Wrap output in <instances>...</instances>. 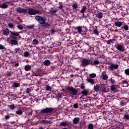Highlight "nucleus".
Here are the masks:
<instances>
[{"label":"nucleus","instance_id":"obj_1","mask_svg":"<svg viewBox=\"0 0 129 129\" xmlns=\"http://www.w3.org/2000/svg\"><path fill=\"white\" fill-rule=\"evenodd\" d=\"M27 9L22 8V7H18L16 9L17 13L20 14H28L30 16H35L36 15H42V12L40 10H35L33 8H28Z\"/></svg>","mask_w":129,"mask_h":129},{"label":"nucleus","instance_id":"obj_2","mask_svg":"<svg viewBox=\"0 0 129 129\" xmlns=\"http://www.w3.org/2000/svg\"><path fill=\"white\" fill-rule=\"evenodd\" d=\"M35 19L40 25H41V26L43 28L50 27V24H48V22H47V18L37 15L35 17Z\"/></svg>","mask_w":129,"mask_h":129},{"label":"nucleus","instance_id":"obj_3","mask_svg":"<svg viewBox=\"0 0 129 129\" xmlns=\"http://www.w3.org/2000/svg\"><path fill=\"white\" fill-rule=\"evenodd\" d=\"M86 30V28H85L84 26H78L76 30H77V32H75V34H79V35H85L86 33L85 32V30Z\"/></svg>","mask_w":129,"mask_h":129},{"label":"nucleus","instance_id":"obj_4","mask_svg":"<svg viewBox=\"0 0 129 129\" xmlns=\"http://www.w3.org/2000/svg\"><path fill=\"white\" fill-rule=\"evenodd\" d=\"M54 109L52 107H46L41 110V113H51Z\"/></svg>","mask_w":129,"mask_h":129},{"label":"nucleus","instance_id":"obj_5","mask_svg":"<svg viewBox=\"0 0 129 129\" xmlns=\"http://www.w3.org/2000/svg\"><path fill=\"white\" fill-rule=\"evenodd\" d=\"M11 35H10V38L13 39L14 40H18V38L17 37H19L20 36V32H16L10 31Z\"/></svg>","mask_w":129,"mask_h":129},{"label":"nucleus","instance_id":"obj_6","mask_svg":"<svg viewBox=\"0 0 129 129\" xmlns=\"http://www.w3.org/2000/svg\"><path fill=\"white\" fill-rule=\"evenodd\" d=\"M67 90L71 91L73 95H76L78 93V90L77 89L73 88V87H68L67 88Z\"/></svg>","mask_w":129,"mask_h":129},{"label":"nucleus","instance_id":"obj_7","mask_svg":"<svg viewBox=\"0 0 129 129\" xmlns=\"http://www.w3.org/2000/svg\"><path fill=\"white\" fill-rule=\"evenodd\" d=\"M82 65L83 66H88V65H91V60L90 59L83 58L82 60Z\"/></svg>","mask_w":129,"mask_h":129},{"label":"nucleus","instance_id":"obj_8","mask_svg":"<svg viewBox=\"0 0 129 129\" xmlns=\"http://www.w3.org/2000/svg\"><path fill=\"white\" fill-rule=\"evenodd\" d=\"M109 69L110 70H112V71H114V69H118V64H114V63H111L109 67Z\"/></svg>","mask_w":129,"mask_h":129},{"label":"nucleus","instance_id":"obj_9","mask_svg":"<svg viewBox=\"0 0 129 129\" xmlns=\"http://www.w3.org/2000/svg\"><path fill=\"white\" fill-rule=\"evenodd\" d=\"M8 4H10L9 2H5L2 4H0V9H7L8 5Z\"/></svg>","mask_w":129,"mask_h":129},{"label":"nucleus","instance_id":"obj_10","mask_svg":"<svg viewBox=\"0 0 129 129\" xmlns=\"http://www.w3.org/2000/svg\"><path fill=\"white\" fill-rule=\"evenodd\" d=\"M69 124H70V122L68 121H62L59 123L60 126H68Z\"/></svg>","mask_w":129,"mask_h":129},{"label":"nucleus","instance_id":"obj_11","mask_svg":"<svg viewBox=\"0 0 129 129\" xmlns=\"http://www.w3.org/2000/svg\"><path fill=\"white\" fill-rule=\"evenodd\" d=\"M86 81L88 82V83H90L92 85H93V84L95 83V80L90 78H88Z\"/></svg>","mask_w":129,"mask_h":129},{"label":"nucleus","instance_id":"obj_12","mask_svg":"<svg viewBox=\"0 0 129 129\" xmlns=\"http://www.w3.org/2000/svg\"><path fill=\"white\" fill-rule=\"evenodd\" d=\"M80 121V118L79 117H75L73 120V124H77Z\"/></svg>","mask_w":129,"mask_h":129},{"label":"nucleus","instance_id":"obj_13","mask_svg":"<svg viewBox=\"0 0 129 129\" xmlns=\"http://www.w3.org/2000/svg\"><path fill=\"white\" fill-rule=\"evenodd\" d=\"M40 123H45V124H51L53 123V122L51 120H40Z\"/></svg>","mask_w":129,"mask_h":129},{"label":"nucleus","instance_id":"obj_14","mask_svg":"<svg viewBox=\"0 0 129 129\" xmlns=\"http://www.w3.org/2000/svg\"><path fill=\"white\" fill-rule=\"evenodd\" d=\"M10 32L11 33V31H10L9 29L6 28L3 31V35H4V36H9Z\"/></svg>","mask_w":129,"mask_h":129},{"label":"nucleus","instance_id":"obj_15","mask_svg":"<svg viewBox=\"0 0 129 129\" xmlns=\"http://www.w3.org/2000/svg\"><path fill=\"white\" fill-rule=\"evenodd\" d=\"M117 49L119 51H120V52H123V51H124V47H123V45H118L117 46Z\"/></svg>","mask_w":129,"mask_h":129},{"label":"nucleus","instance_id":"obj_16","mask_svg":"<svg viewBox=\"0 0 129 129\" xmlns=\"http://www.w3.org/2000/svg\"><path fill=\"white\" fill-rule=\"evenodd\" d=\"M96 18L98 19H102L103 17V14L101 12H99L97 14H95Z\"/></svg>","mask_w":129,"mask_h":129},{"label":"nucleus","instance_id":"obj_17","mask_svg":"<svg viewBox=\"0 0 129 129\" xmlns=\"http://www.w3.org/2000/svg\"><path fill=\"white\" fill-rule=\"evenodd\" d=\"M115 26L120 28L122 26V22L117 21L115 22Z\"/></svg>","mask_w":129,"mask_h":129},{"label":"nucleus","instance_id":"obj_18","mask_svg":"<svg viewBox=\"0 0 129 129\" xmlns=\"http://www.w3.org/2000/svg\"><path fill=\"white\" fill-rule=\"evenodd\" d=\"M99 64H100V61H99V60H95L93 62L91 61V65L95 66V65H99Z\"/></svg>","mask_w":129,"mask_h":129},{"label":"nucleus","instance_id":"obj_19","mask_svg":"<svg viewBox=\"0 0 129 129\" xmlns=\"http://www.w3.org/2000/svg\"><path fill=\"white\" fill-rule=\"evenodd\" d=\"M88 92H89V91L88 90H84L81 92V94H83L85 96L86 95H88Z\"/></svg>","mask_w":129,"mask_h":129},{"label":"nucleus","instance_id":"obj_20","mask_svg":"<svg viewBox=\"0 0 129 129\" xmlns=\"http://www.w3.org/2000/svg\"><path fill=\"white\" fill-rule=\"evenodd\" d=\"M20 84L19 83L14 82L13 84L12 87H14L15 88H18V87H20Z\"/></svg>","mask_w":129,"mask_h":129},{"label":"nucleus","instance_id":"obj_21","mask_svg":"<svg viewBox=\"0 0 129 129\" xmlns=\"http://www.w3.org/2000/svg\"><path fill=\"white\" fill-rule=\"evenodd\" d=\"M72 8L73 10H76V9H78V4L75 2L72 5Z\"/></svg>","mask_w":129,"mask_h":129},{"label":"nucleus","instance_id":"obj_22","mask_svg":"<svg viewBox=\"0 0 129 129\" xmlns=\"http://www.w3.org/2000/svg\"><path fill=\"white\" fill-rule=\"evenodd\" d=\"M114 41H115V39H110L107 41V44H108V45H111V44H113V42Z\"/></svg>","mask_w":129,"mask_h":129},{"label":"nucleus","instance_id":"obj_23","mask_svg":"<svg viewBox=\"0 0 129 129\" xmlns=\"http://www.w3.org/2000/svg\"><path fill=\"white\" fill-rule=\"evenodd\" d=\"M50 63H51L50 60H45L44 61L43 64L45 65V66H50Z\"/></svg>","mask_w":129,"mask_h":129},{"label":"nucleus","instance_id":"obj_24","mask_svg":"<svg viewBox=\"0 0 129 129\" xmlns=\"http://www.w3.org/2000/svg\"><path fill=\"white\" fill-rule=\"evenodd\" d=\"M11 45H18V41L16 39H12L11 41Z\"/></svg>","mask_w":129,"mask_h":129},{"label":"nucleus","instance_id":"obj_25","mask_svg":"<svg viewBox=\"0 0 129 129\" xmlns=\"http://www.w3.org/2000/svg\"><path fill=\"white\" fill-rule=\"evenodd\" d=\"M128 25H124L123 26L121 27L120 29H123L125 31H128Z\"/></svg>","mask_w":129,"mask_h":129},{"label":"nucleus","instance_id":"obj_26","mask_svg":"<svg viewBox=\"0 0 129 129\" xmlns=\"http://www.w3.org/2000/svg\"><path fill=\"white\" fill-rule=\"evenodd\" d=\"M31 66L28 64L25 66L24 69L26 71H29V70H31Z\"/></svg>","mask_w":129,"mask_h":129},{"label":"nucleus","instance_id":"obj_27","mask_svg":"<svg viewBox=\"0 0 129 129\" xmlns=\"http://www.w3.org/2000/svg\"><path fill=\"white\" fill-rule=\"evenodd\" d=\"M32 45H34V46H36L39 44V41H38L37 39H34L32 42Z\"/></svg>","mask_w":129,"mask_h":129},{"label":"nucleus","instance_id":"obj_28","mask_svg":"<svg viewBox=\"0 0 129 129\" xmlns=\"http://www.w3.org/2000/svg\"><path fill=\"white\" fill-rule=\"evenodd\" d=\"M86 11V6H84L81 10V14H84V13Z\"/></svg>","mask_w":129,"mask_h":129},{"label":"nucleus","instance_id":"obj_29","mask_svg":"<svg viewBox=\"0 0 129 129\" xmlns=\"http://www.w3.org/2000/svg\"><path fill=\"white\" fill-rule=\"evenodd\" d=\"M16 114H18L19 115H21V114H23V110H18L16 111Z\"/></svg>","mask_w":129,"mask_h":129},{"label":"nucleus","instance_id":"obj_30","mask_svg":"<svg viewBox=\"0 0 129 129\" xmlns=\"http://www.w3.org/2000/svg\"><path fill=\"white\" fill-rule=\"evenodd\" d=\"M99 89H100V88L98 85L94 87V91H99Z\"/></svg>","mask_w":129,"mask_h":129},{"label":"nucleus","instance_id":"obj_31","mask_svg":"<svg viewBox=\"0 0 129 129\" xmlns=\"http://www.w3.org/2000/svg\"><path fill=\"white\" fill-rule=\"evenodd\" d=\"M24 56L25 57H29L30 56V52L28 51L24 52Z\"/></svg>","mask_w":129,"mask_h":129},{"label":"nucleus","instance_id":"obj_32","mask_svg":"<svg viewBox=\"0 0 129 129\" xmlns=\"http://www.w3.org/2000/svg\"><path fill=\"white\" fill-rule=\"evenodd\" d=\"M63 103H65L66 104H67L68 102H69V100L67 98H64L63 100Z\"/></svg>","mask_w":129,"mask_h":129},{"label":"nucleus","instance_id":"obj_33","mask_svg":"<svg viewBox=\"0 0 129 129\" xmlns=\"http://www.w3.org/2000/svg\"><path fill=\"white\" fill-rule=\"evenodd\" d=\"M90 78H95L96 77V74L95 73L91 74L89 75Z\"/></svg>","mask_w":129,"mask_h":129},{"label":"nucleus","instance_id":"obj_34","mask_svg":"<svg viewBox=\"0 0 129 129\" xmlns=\"http://www.w3.org/2000/svg\"><path fill=\"white\" fill-rule=\"evenodd\" d=\"M26 27L27 28V29H29V30H31L32 29H34V28H35V25H30V26H26Z\"/></svg>","mask_w":129,"mask_h":129},{"label":"nucleus","instance_id":"obj_35","mask_svg":"<svg viewBox=\"0 0 129 129\" xmlns=\"http://www.w3.org/2000/svg\"><path fill=\"white\" fill-rule=\"evenodd\" d=\"M46 90L47 91H51L52 90V87L51 86L47 85L46 87Z\"/></svg>","mask_w":129,"mask_h":129},{"label":"nucleus","instance_id":"obj_36","mask_svg":"<svg viewBox=\"0 0 129 129\" xmlns=\"http://www.w3.org/2000/svg\"><path fill=\"white\" fill-rule=\"evenodd\" d=\"M108 78V76H107V74H105L103 75V80H107V79Z\"/></svg>","mask_w":129,"mask_h":129},{"label":"nucleus","instance_id":"obj_37","mask_svg":"<svg viewBox=\"0 0 129 129\" xmlns=\"http://www.w3.org/2000/svg\"><path fill=\"white\" fill-rule=\"evenodd\" d=\"M110 89L112 90V91H114V90H116V87L115 85H112V86L110 87Z\"/></svg>","mask_w":129,"mask_h":129},{"label":"nucleus","instance_id":"obj_38","mask_svg":"<svg viewBox=\"0 0 129 129\" xmlns=\"http://www.w3.org/2000/svg\"><path fill=\"white\" fill-rule=\"evenodd\" d=\"M17 28L19 30H24V26L22 25H19L17 26Z\"/></svg>","mask_w":129,"mask_h":129},{"label":"nucleus","instance_id":"obj_39","mask_svg":"<svg viewBox=\"0 0 129 129\" xmlns=\"http://www.w3.org/2000/svg\"><path fill=\"white\" fill-rule=\"evenodd\" d=\"M124 73L126 75L129 76V69H125L124 70Z\"/></svg>","mask_w":129,"mask_h":129},{"label":"nucleus","instance_id":"obj_40","mask_svg":"<svg viewBox=\"0 0 129 129\" xmlns=\"http://www.w3.org/2000/svg\"><path fill=\"white\" fill-rule=\"evenodd\" d=\"M88 129H93V124L89 123L88 126Z\"/></svg>","mask_w":129,"mask_h":129},{"label":"nucleus","instance_id":"obj_41","mask_svg":"<svg viewBox=\"0 0 129 129\" xmlns=\"http://www.w3.org/2000/svg\"><path fill=\"white\" fill-rule=\"evenodd\" d=\"M9 108H10V109L14 110V109H15V108H16V106H15V105H14V104L10 105L9 106Z\"/></svg>","mask_w":129,"mask_h":129},{"label":"nucleus","instance_id":"obj_42","mask_svg":"<svg viewBox=\"0 0 129 129\" xmlns=\"http://www.w3.org/2000/svg\"><path fill=\"white\" fill-rule=\"evenodd\" d=\"M121 106H124V105H126V103L123 101H121L120 103Z\"/></svg>","mask_w":129,"mask_h":129},{"label":"nucleus","instance_id":"obj_43","mask_svg":"<svg viewBox=\"0 0 129 129\" xmlns=\"http://www.w3.org/2000/svg\"><path fill=\"white\" fill-rule=\"evenodd\" d=\"M93 33L94 34H95V35H97V36H98V35L99 34V32H98V31H97V29L94 30Z\"/></svg>","mask_w":129,"mask_h":129},{"label":"nucleus","instance_id":"obj_44","mask_svg":"<svg viewBox=\"0 0 129 129\" xmlns=\"http://www.w3.org/2000/svg\"><path fill=\"white\" fill-rule=\"evenodd\" d=\"M8 26L9 28H11L12 29H13V28L15 27V25L13 24V23L8 24Z\"/></svg>","mask_w":129,"mask_h":129},{"label":"nucleus","instance_id":"obj_45","mask_svg":"<svg viewBox=\"0 0 129 129\" xmlns=\"http://www.w3.org/2000/svg\"><path fill=\"white\" fill-rule=\"evenodd\" d=\"M17 53H20V48H16L15 49V53L17 54Z\"/></svg>","mask_w":129,"mask_h":129},{"label":"nucleus","instance_id":"obj_46","mask_svg":"<svg viewBox=\"0 0 129 129\" xmlns=\"http://www.w3.org/2000/svg\"><path fill=\"white\" fill-rule=\"evenodd\" d=\"M80 88H81V89H85V86H84V84L82 83L80 85Z\"/></svg>","mask_w":129,"mask_h":129},{"label":"nucleus","instance_id":"obj_47","mask_svg":"<svg viewBox=\"0 0 129 129\" xmlns=\"http://www.w3.org/2000/svg\"><path fill=\"white\" fill-rule=\"evenodd\" d=\"M124 117H125L126 118V119L128 120H129V114H125L124 115Z\"/></svg>","mask_w":129,"mask_h":129},{"label":"nucleus","instance_id":"obj_48","mask_svg":"<svg viewBox=\"0 0 129 129\" xmlns=\"http://www.w3.org/2000/svg\"><path fill=\"white\" fill-rule=\"evenodd\" d=\"M13 74V73H12V72H9L7 73V76H8V77H11L12 76V75Z\"/></svg>","mask_w":129,"mask_h":129},{"label":"nucleus","instance_id":"obj_49","mask_svg":"<svg viewBox=\"0 0 129 129\" xmlns=\"http://www.w3.org/2000/svg\"><path fill=\"white\" fill-rule=\"evenodd\" d=\"M57 12H58V10H57V9H55V10L52 9L51 10V13L52 14H56V13H57Z\"/></svg>","mask_w":129,"mask_h":129},{"label":"nucleus","instance_id":"obj_50","mask_svg":"<svg viewBox=\"0 0 129 129\" xmlns=\"http://www.w3.org/2000/svg\"><path fill=\"white\" fill-rule=\"evenodd\" d=\"M57 98H58V99H59V98H62V94H61V93H58V94H57Z\"/></svg>","mask_w":129,"mask_h":129},{"label":"nucleus","instance_id":"obj_51","mask_svg":"<svg viewBox=\"0 0 129 129\" xmlns=\"http://www.w3.org/2000/svg\"><path fill=\"white\" fill-rule=\"evenodd\" d=\"M122 84H126V87L128 86V84H127V81H123L122 82Z\"/></svg>","mask_w":129,"mask_h":129},{"label":"nucleus","instance_id":"obj_52","mask_svg":"<svg viewBox=\"0 0 129 129\" xmlns=\"http://www.w3.org/2000/svg\"><path fill=\"white\" fill-rule=\"evenodd\" d=\"M6 119H10V117H11V116L9 115H6L5 116Z\"/></svg>","mask_w":129,"mask_h":129},{"label":"nucleus","instance_id":"obj_53","mask_svg":"<svg viewBox=\"0 0 129 129\" xmlns=\"http://www.w3.org/2000/svg\"><path fill=\"white\" fill-rule=\"evenodd\" d=\"M74 108H78V104L77 103L74 104Z\"/></svg>","mask_w":129,"mask_h":129},{"label":"nucleus","instance_id":"obj_54","mask_svg":"<svg viewBox=\"0 0 129 129\" xmlns=\"http://www.w3.org/2000/svg\"><path fill=\"white\" fill-rule=\"evenodd\" d=\"M31 89L30 88H27L26 89V93H30V92H31Z\"/></svg>","mask_w":129,"mask_h":129},{"label":"nucleus","instance_id":"obj_55","mask_svg":"<svg viewBox=\"0 0 129 129\" xmlns=\"http://www.w3.org/2000/svg\"><path fill=\"white\" fill-rule=\"evenodd\" d=\"M115 82V80H114V79H112V78H111V84H113Z\"/></svg>","mask_w":129,"mask_h":129},{"label":"nucleus","instance_id":"obj_56","mask_svg":"<svg viewBox=\"0 0 129 129\" xmlns=\"http://www.w3.org/2000/svg\"><path fill=\"white\" fill-rule=\"evenodd\" d=\"M4 49H5L4 45L0 44V50H4Z\"/></svg>","mask_w":129,"mask_h":129},{"label":"nucleus","instance_id":"obj_57","mask_svg":"<svg viewBox=\"0 0 129 129\" xmlns=\"http://www.w3.org/2000/svg\"><path fill=\"white\" fill-rule=\"evenodd\" d=\"M114 75H115V76H117L118 77H119V75H118V74H117V73L116 72H114Z\"/></svg>","mask_w":129,"mask_h":129},{"label":"nucleus","instance_id":"obj_58","mask_svg":"<svg viewBox=\"0 0 129 129\" xmlns=\"http://www.w3.org/2000/svg\"><path fill=\"white\" fill-rule=\"evenodd\" d=\"M59 9H60V10H62V9H63V6L60 5L59 7H58Z\"/></svg>","mask_w":129,"mask_h":129},{"label":"nucleus","instance_id":"obj_59","mask_svg":"<svg viewBox=\"0 0 129 129\" xmlns=\"http://www.w3.org/2000/svg\"><path fill=\"white\" fill-rule=\"evenodd\" d=\"M55 32H56V31H55V30L54 29L51 30V33H55Z\"/></svg>","mask_w":129,"mask_h":129},{"label":"nucleus","instance_id":"obj_60","mask_svg":"<svg viewBox=\"0 0 129 129\" xmlns=\"http://www.w3.org/2000/svg\"><path fill=\"white\" fill-rule=\"evenodd\" d=\"M18 66H19V63H16L15 64V67H18Z\"/></svg>","mask_w":129,"mask_h":129},{"label":"nucleus","instance_id":"obj_61","mask_svg":"<svg viewBox=\"0 0 129 129\" xmlns=\"http://www.w3.org/2000/svg\"><path fill=\"white\" fill-rule=\"evenodd\" d=\"M70 77H71L72 78L74 77V75H71Z\"/></svg>","mask_w":129,"mask_h":129},{"label":"nucleus","instance_id":"obj_62","mask_svg":"<svg viewBox=\"0 0 129 129\" xmlns=\"http://www.w3.org/2000/svg\"><path fill=\"white\" fill-rule=\"evenodd\" d=\"M82 125H85V122H83L82 123Z\"/></svg>","mask_w":129,"mask_h":129},{"label":"nucleus","instance_id":"obj_63","mask_svg":"<svg viewBox=\"0 0 129 129\" xmlns=\"http://www.w3.org/2000/svg\"><path fill=\"white\" fill-rule=\"evenodd\" d=\"M105 72H104V71L102 73V75H103L104 74H105Z\"/></svg>","mask_w":129,"mask_h":129},{"label":"nucleus","instance_id":"obj_64","mask_svg":"<svg viewBox=\"0 0 129 129\" xmlns=\"http://www.w3.org/2000/svg\"><path fill=\"white\" fill-rule=\"evenodd\" d=\"M39 129H44V128L43 127H40Z\"/></svg>","mask_w":129,"mask_h":129}]
</instances>
